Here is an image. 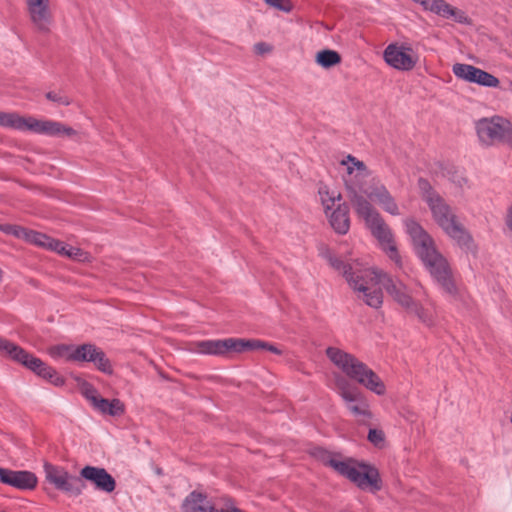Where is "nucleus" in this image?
<instances>
[{
	"label": "nucleus",
	"instance_id": "nucleus-26",
	"mask_svg": "<svg viewBox=\"0 0 512 512\" xmlns=\"http://www.w3.org/2000/svg\"><path fill=\"white\" fill-rule=\"evenodd\" d=\"M341 62V56L334 50H321L316 55V63L323 68H331Z\"/></svg>",
	"mask_w": 512,
	"mask_h": 512
},
{
	"label": "nucleus",
	"instance_id": "nucleus-17",
	"mask_svg": "<svg viewBox=\"0 0 512 512\" xmlns=\"http://www.w3.org/2000/svg\"><path fill=\"white\" fill-rule=\"evenodd\" d=\"M425 4L424 10L432 12L442 18L453 19L460 24H471V20L464 11L453 7L445 0H428Z\"/></svg>",
	"mask_w": 512,
	"mask_h": 512
},
{
	"label": "nucleus",
	"instance_id": "nucleus-21",
	"mask_svg": "<svg viewBox=\"0 0 512 512\" xmlns=\"http://www.w3.org/2000/svg\"><path fill=\"white\" fill-rule=\"evenodd\" d=\"M197 352L209 355H224L232 351L233 342L232 338L218 339V340H204L196 344Z\"/></svg>",
	"mask_w": 512,
	"mask_h": 512
},
{
	"label": "nucleus",
	"instance_id": "nucleus-39",
	"mask_svg": "<svg viewBox=\"0 0 512 512\" xmlns=\"http://www.w3.org/2000/svg\"><path fill=\"white\" fill-rule=\"evenodd\" d=\"M254 49H255V52L259 55H263V54L271 52V47L264 42L255 44Z\"/></svg>",
	"mask_w": 512,
	"mask_h": 512
},
{
	"label": "nucleus",
	"instance_id": "nucleus-20",
	"mask_svg": "<svg viewBox=\"0 0 512 512\" xmlns=\"http://www.w3.org/2000/svg\"><path fill=\"white\" fill-rule=\"evenodd\" d=\"M329 223L333 230L341 235H345L350 228L349 208L346 203H339L332 211L326 213Z\"/></svg>",
	"mask_w": 512,
	"mask_h": 512
},
{
	"label": "nucleus",
	"instance_id": "nucleus-31",
	"mask_svg": "<svg viewBox=\"0 0 512 512\" xmlns=\"http://www.w3.org/2000/svg\"><path fill=\"white\" fill-rule=\"evenodd\" d=\"M367 439L377 448H383L386 443L385 433L381 429H370Z\"/></svg>",
	"mask_w": 512,
	"mask_h": 512
},
{
	"label": "nucleus",
	"instance_id": "nucleus-14",
	"mask_svg": "<svg viewBox=\"0 0 512 512\" xmlns=\"http://www.w3.org/2000/svg\"><path fill=\"white\" fill-rule=\"evenodd\" d=\"M74 362H92L96 368L108 375L113 373V368L106 354L94 344L85 343L75 346Z\"/></svg>",
	"mask_w": 512,
	"mask_h": 512
},
{
	"label": "nucleus",
	"instance_id": "nucleus-29",
	"mask_svg": "<svg viewBox=\"0 0 512 512\" xmlns=\"http://www.w3.org/2000/svg\"><path fill=\"white\" fill-rule=\"evenodd\" d=\"M80 392L85 397L87 401H89L90 405L93 406L96 401L100 398V395L97 389L89 382L82 381L79 384Z\"/></svg>",
	"mask_w": 512,
	"mask_h": 512
},
{
	"label": "nucleus",
	"instance_id": "nucleus-38",
	"mask_svg": "<svg viewBox=\"0 0 512 512\" xmlns=\"http://www.w3.org/2000/svg\"><path fill=\"white\" fill-rule=\"evenodd\" d=\"M503 219L506 229L512 234V203L507 206Z\"/></svg>",
	"mask_w": 512,
	"mask_h": 512
},
{
	"label": "nucleus",
	"instance_id": "nucleus-22",
	"mask_svg": "<svg viewBox=\"0 0 512 512\" xmlns=\"http://www.w3.org/2000/svg\"><path fill=\"white\" fill-rule=\"evenodd\" d=\"M352 398L351 400L347 399L345 401L346 407L358 421L364 423L367 419L372 417L369 404L360 391L353 395Z\"/></svg>",
	"mask_w": 512,
	"mask_h": 512
},
{
	"label": "nucleus",
	"instance_id": "nucleus-3",
	"mask_svg": "<svg viewBox=\"0 0 512 512\" xmlns=\"http://www.w3.org/2000/svg\"><path fill=\"white\" fill-rule=\"evenodd\" d=\"M406 232L410 236L417 256L432 279L449 296H458V287L448 260L437 249L433 238L415 220H405Z\"/></svg>",
	"mask_w": 512,
	"mask_h": 512
},
{
	"label": "nucleus",
	"instance_id": "nucleus-27",
	"mask_svg": "<svg viewBox=\"0 0 512 512\" xmlns=\"http://www.w3.org/2000/svg\"><path fill=\"white\" fill-rule=\"evenodd\" d=\"M335 389L344 401L353 399V395L359 392L356 387L352 386L349 381L341 375L335 377Z\"/></svg>",
	"mask_w": 512,
	"mask_h": 512
},
{
	"label": "nucleus",
	"instance_id": "nucleus-36",
	"mask_svg": "<svg viewBox=\"0 0 512 512\" xmlns=\"http://www.w3.org/2000/svg\"><path fill=\"white\" fill-rule=\"evenodd\" d=\"M85 254L80 248L67 246L65 256L75 260H83Z\"/></svg>",
	"mask_w": 512,
	"mask_h": 512
},
{
	"label": "nucleus",
	"instance_id": "nucleus-5",
	"mask_svg": "<svg viewBox=\"0 0 512 512\" xmlns=\"http://www.w3.org/2000/svg\"><path fill=\"white\" fill-rule=\"evenodd\" d=\"M326 356L348 378L355 380L377 395L385 393L386 387L380 377L353 354L337 347H328Z\"/></svg>",
	"mask_w": 512,
	"mask_h": 512
},
{
	"label": "nucleus",
	"instance_id": "nucleus-4",
	"mask_svg": "<svg viewBox=\"0 0 512 512\" xmlns=\"http://www.w3.org/2000/svg\"><path fill=\"white\" fill-rule=\"evenodd\" d=\"M313 455L324 465L333 468L336 472L349 479L360 489H369L376 492L382 488L379 471L374 466L366 463L355 462L351 459L341 461L332 453L322 448H315Z\"/></svg>",
	"mask_w": 512,
	"mask_h": 512
},
{
	"label": "nucleus",
	"instance_id": "nucleus-16",
	"mask_svg": "<svg viewBox=\"0 0 512 512\" xmlns=\"http://www.w3.org/2000/svg\"><path fill=\"white\" fill-rule=\"evenodd\" d=\"M0 481L20 490H31L37 485V477L30 471H14L0 468Z\"/></svg>",
	"mask_w": 512,
	"mask_h": 512
},
{
	"label": "nucleus",
	"instance_id": "nucleus-18",
	"mask_svg": "<svg viewBox=\"0 0 512 512\" xmlns=\"http://www.w3.org/2000/svg\"><path fill=\"white\" fill-rule=\"evenodd\" d=\"M181 508L182 512H224V509H217L205 494L197 491L186 496Z\"/></svg>",
	"mask_w": 512,
	"mask_h": 512
},
{
	"label": "nucleus",
	"instance_id": "nucleus-37",
	"mask_svg": "<svg viewBox=\"0 0 512 512\" xmlns=\"http://www.w3.org/2000/svg\"><path fill=\"white\" fill-rule=\"evenodd\" d=\"M4 231L7 233H11L19 238H24L26 240L27 233L29 230H27L23 227H20V226H7L4 229Z\"/></svg>",
	"mask_w": 512,
	"mask_h": 512
},
{
	"label": "nucleus",
	"instance_id": "nucleus-9",
	"mask_svg": "<svg viewBox=\"0 0 512 512\" xmlns=\"http://www.w3.org/2000/svg\"><path fill=\"white\" fill-rule=\"evenodd\" d=\"M476 131L483 145L491 146L495 142H503L512 146V123L503 117L480 119L476 123Z\"/></svg>",
	"mask_w": 512,
	"mask_h": 512
},
{
	"label": "nucleus",
	"instance_id": "nucleus-15",
	"mask_svg": "<svg viewBox=\"0 0 512 512\" xmlns=\"http://www.w3.org/2000/svg\"><path fill=\"white\" fill-rule=\"evenodd\" d=\"M80 479H84L94 485L96 490L111 493L116 488V481L106 469L87 465L80 470Z\"/></svg>",
	"mask_w": 512,
	"mask_h": 512
},
{
	"label": "nucleus",
	"instance_id": "nucleus-34",
	"mask_svg": "<svg viewBox=\"0 0 512 512\" xmlns=\"http://www.w3.org/2000/svg\"><path fill=\"white\" fill-rule=\"evenodd\" d=\"M45 96L48 100L55 102L59 105L68 106L71 104L70 98L60 92L49 91L46 93Z\"/></svg>",
	"mask_w": 512,
	"mask_h": 512
},
{
	"label": "nucleus",
	"instance_id": "nucleus-23",
	"mask_svg": "<svg viewBox=\"0 0 512 512\" xmlns=\"http://www.w3.org/2000/svg\"><path fill=\"white\" fill-rule=\"evenodd\" d=\"M92 407L94 410L103 415H109L113 417L121 416L125 412V406L123 402L117 398L109 400L100 396V398Z\"/></svg>",
	"mask_w": 512,
	"mask_h": 512
},
{
	"label": "nucleus",
	"instance_id": "nucleus-8",
	"mask_svg": "<svg viewBox=\"0 0 512 512\" xmlns=\"http://www.w3.org/2000/svg\"><path fill=\"white\" fill-rule=\"evenodd\" d=\"M0 354L9 357L11 360L23 365L38 376L48 380L55 386H62L64 378L51 366L47 365L40 358L27 352L19 345L0 336Z\"/></svg>",
	"mask_w": 512,
	"mask_h": 512
},
{
	"label": "nucleus",
	"instance_id": "nucleus-10",
	"mask_svg": "<svg viewBox=\"0 0 512 512\" xmlns=\"http://www.w3.org/2000/svg\"><path fill=\"white\" fill-rule=\"evenodd\" d=\"M28 19L35 31L49 34L54 25L51 0H24Z\"/></svg>",
	"mask_w": 512,
	"mask_h": 512
},
{
	"label": "nucleus",
	"instance_id": "nucleus-41",
	"mask_svg": "<svg viewBox=\"0 0 512 512\" xmlns=\"http://www.w3.org/2000/svg\"><path fill=\"white\" fill-rule=\"evenodd\" d=\"M223 502H224V507H222L221 509H229L231 506L232 507H236L233 500L229 497H223L222 498Z\"/></svg>",
	"mask_w": 512,
	"mask_h": 512
},
{
	"label": "nucleus",
	"instance_id": "nucleus-25",
	"mask_svg": "<svg viewBox=\"0 0 512 512\" xmlns=\"http://www.w3.org/2000/svg\"><path fill=\"white\" fill-rule=\"evenodd\" d=\"M75 345L58 344L48 348L47 353L54 360L74 362Z\"/></svg>",
	"mask_w": 512,
	"mask_h": 512
},
{
	"label": "nucleus",
	"instance_id": "nucleus-11",
	"mask_svg": "<svg viewBox=\"0 0 512 512\" xmlns=\"http://www.w3.org/2000/svg\"><path fill=\"white\" fill-rule=\"evenodd\" d=\"M43 468L46 480L56 489L73 495L82 493L80 478L69 474L65 468L48 462L44 463Z\"/></svg>",
	"mask_w": 512,
	"mask_h": 512
},
{
	"label": "nucleus",
	"instance_id": "nucleus-12",
	"mask_svg": "<svg viewBox=\"0 0 512 512\" xmlns=\"http://www.w3.org/2000/svg\"><path fill=\"white\" fill-rule=\"evenodd\" d=\"M383 57L389 66L400 71H410L418 62V56L413 48L403 44H389L383 52Z\"/></svg>",
	"mask_w": 512,
	"mask_h": 512
},
{
	"label": "nucleus",
	"instance_id": "nucleus-35",
	"mask_svg": "<svg viewBox=\"0 0 512 512\" xmlns=\"http://www.w3.org/2000/svg\"><path fill=\"white\" fill-rule=\"evenodd\" d=\"M47 249L65 256L67 245L62 241L51 238Z\"/></svg>",
	"mask_w": 512,
	"mask_h": 512
},
{
	"label": "nucleus",
	"instance_id": "nucleus-13",
	"mask_svg": "<svg viewBox=\"0 0 512 512\" xmlns=\"http://www.w3.org/2000/svg\"><path fill=\"white\" fill-rule=\"evenodd\" d=\"M452 71L458 79L480 86L496 88L500 84L497 77L473 65L456 63L453 65Z\"/></svg>",
	"mask_w": 512,
	"mask_h": 512
},
{
	"label": "nucleus",
	"instance_id": "nucleus-32",
	"mask_svg": "<svg viewBox=\"0 0 512 512\" xmlns=\"http://www.w3.org/2000/svg\"><path fill=\"white\" fill-rule=\"evenodd\" d=\"M268 6L273 7L279 11L289 13L292 10L290 0H263Z\"/></svg>",
	"mask_w": 512,
	"mask_h": 512
},
{
	"label": "nucleus",
	"instance_id": "nucleus-2",
	"mask_svg": "<svg viewBox=\"0 0 512 512\" xmlns=\"http://www.w3.org/2000/svg\"><path fill=\"white\" fill-rule=\"evenodd\" d=\"M340 164L346 167L347 172L343 179L348 199L356 214L365 221L367 227L371 230L373 236L377 238L388 257L399 268H402V258L394 243L391 230L363 193L362 182L370 176L369 169L363 161L350 154L342 159Z\"/></svg>",
	"mask_w": 512,
	"mask_h": 512
},
{
	"label": "nucleus",
	"instance_id": "nucleus-19",
	"mask_svg": "<svg viewBox=\"0 0 512 512\" xmlns=\"http://www.w3.org/2000/svg\"><path fill=\"white\" fill-rule=\"evenodd\" d=\"M367 196L371 200L377 202L387 213H390L391 215L400 214L399 207L395 199L383 184H375L373 187H371V190L367 193Z\"/></svg>",
	"mask_w": 512,
	"mask_h": 512
},
{
	"label": "nucleus",
	"instance_id": "nucleus-33",
	"mask_svg": "<svg viewBox=\"0 0 512 512\" xmlns=\"http://www.w3.org/2000/svg\"><path fill=\"white\" fill-rule=\"evenodd\" d=\"M419 188L422 192L423 199L428 204L429 197L432 196H440L433 188L431 187L430 183L425 179H419L418 181Z\"/></svg>",
	"mask_w": 512,
	"mask_h": 512
},
{
	"label": "nucleus",
	"instance_id": "nucleus-6",
	"mask_svg": "<svg viewBox=\"0 0 512 512\" xmlns=\"http://www.w3.org/2000/svg\"><path fill=\"white\" fill-rule=\"evenodd\" d=\"M432 217L438 226L457 244L467 251L474 248V241L470 233L457 221L451 207L441 196H432L427 204Z\"/></svg>",
	"mask_w": 512,
	"mask_h": 512
},
{
	"label": "nucleus",
	"instance_id": "nucleus-40",
	"mask_svg": "<svg viewBox=\"0 0 512 512\" xmlns=\"http://www.w3.org/2000/svg\"><path fill=\"white\" fill-rule=\"evenodd\" d=\"M261 349H266L274 354L281 355L282 351L276 347L275 345H272L268 342H264V346H261Z\"/></svg>",
	"mask_w": 512,
	"mask_h": 512
},
{
	"label": "nucleus",
	"instance_id": "nucleus-7",
	"mask_svg": "<svg viewBox=\"0 0 512 512\" xmlns=\"http://www.w3.org/2000/svg\"><path fill=\"white\" fill-rule=\"evenodd\" d=\"M0 125L19 131H32L52 137L67 136L73 137L76 131L54 120H39L34 117H23L17 113L0 112Z\"/></svg>",
	"mask_w": 512,
	"mask_h": 512
},
{
	"label": "nucleus",
	"instance_id": "nucleus-24",
	"mask_svg": "<svg viewBox=\"0 0 512 512\" xmlns=\"http://www.w3.org/2000/svg\"><path fill=\"white\" fill-rule=\"evenodd\" d=\"M318 195L325 214L335 209L342 200V196L338 191L329 188L325 184L319 185Z\"/></svg>",
	"mask_w": 512,
	"mask_h": 512
},
{
	"label": "nucleus",
	"instance_id": "nucleus-30",
	"mask_svg": "<svg viewBox=\"0 0 512 512\" xmlns=\"http://www.w3.org/2000/svg\"><path fill=\"white\" fill-rule=\"evenodd\" d=\"M50 239L51 237L33 230H29L26 237V240L29 243L35 244L46 249L48 247Z\"/></svg>",
	"mask_w": 512,
	"mask_h": 512
},
{
	"label": "nucleus",
	"instance_id": "nucleus-28",
	"mask_svg": "<svg viewBox=\"0 0 512 512\" xmlns=\"http://www.w3.org/2000/svg\"><path fill=\"white\" fill-rule=\"evenodd\" d=\"M232 342H233L232 351H234V352H243L246 350H256V349H261V346H264V341H261V340H245V339L232 338Z\"/></svg>",
	"mask_w": 512,
	"mask_h": 512
},
{
	"label": "nucleus",
	"instance_id": "nucleus-1",
	"mask_svg": "<svg viewBox=\"0 0 512 512\" xmlns=\"http://www.w3.org/2000/svg\"><path fill=\"white\" fill-rule=\"evenodd\" d=\"M329 264L342 273L350 287L359 293L368 306L380 308L383 303V293L380 288H374L381 284L393 300L406 310L415 315L419 321L427 326L434 323L433 314L414 298V295L425 293L424 288L418 283V289H410L405 283L392 279L391 276L381 270H373L364 267L358 260L345 262L334 255L328 256Z\"/></svg>",
	"mask_w": 512,
	"mask_h": 512
}]
</instances>
